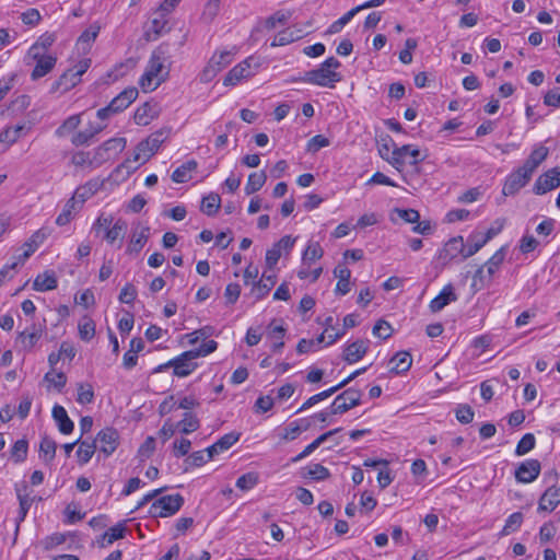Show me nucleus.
<instances>
[{
	"mask_svg": "<svg viewBox=\"0 0 560 560\" xmlns=\"http://www.w3.org/2000/svg\"><path fill=\"white\" fill-rule=\"evenodd\" d=\"M171 55L167 44H161L151 54L147 69L139 84L144 92H152L164 82L170 72Z\"/></svg>",
	"mask_w": 560,
	"mask_h": 560,
	"instance_id": "f257e3e1",
	"label": "nucleus"
},
{
	"mask_svg": "<svg viewBox=\"0 0 560 560\" xmlns=\"http://www.w3.org/2000/svg\"><path fill=\"white\" fill-rule=\"evenodd\" d=\"M218 348V342L214 340H208L202 342L199 348L188 350L177 355L176 358L170 360L167 363L160 365L158 371H161L165 368H173L174 375L178 377H186L191 374L198 366L195 361L199 357H206Z\"/></svg>",
	"mask_w": 560,
	"mask_h": 560,
	"instance_id": "f03ea898",
	"label": "nucleus"
},
{
	"mask_svg": "<svg viewBox=\"0 0 560 560\" xmlns=\"http://www.w3.org/2000/svg\"><path fill=\"white\" fill-rule=\"evenodd\" d=\"M341 66L335 57L327 58L318 68L306 71L300 81L325 88H334L341 80L335 70Z\"/></svg>",
	"mask_w": 560,
	"mask_h": 560,
	"instance_id": "7ed1b4c3",
	"label": "nucleus"
},
{
	"mask_svg": "<svg viewBox=\"0 0 560 560\" xmlns=\"http://www.w3.org/2000/svg\"><path fill=\"white\" fill-rule=\"evenodd\" d=\"M183 504L184 498L179 493L163 495L151 504L149 513L153 517H168L178 512Z\"/></svg>",
	"mask_w": 560,
	"mask_h": 560,
	"instance_id": "20e7f679",
	"label": "nucleus"
},
{
	"mask_svg": "<svg viewBox=\"0 0 560 560\" xmlns=\"http://www.w3.org/2000/svg\"><path fill=\"white\" fill-rule=\"evenodd\" d=\"M232 50L215 51L200 73L202 83L211 82L217 74L233 61Z\"/></svg>",
	"mask_w": 560,
	"mask_h": 560,
	"instance_id": "39448f33",
	"label": "nucleus"
},
{
	"mask_svg": "<svg viewBox=\"0 0 560 560\" xmlns=\"http://www.w3.org/2000/svg\"><path fill=\"white\" fill-rule=\"evenodd\" d=\"M27 55L36 61V65L31 73L32 80H38L45 77L54 69L57 62L56 57L42 54L39 51V45H32Z\"/></svg>",
	"mask_w": 560,
	"mask_h": 560,
	"instance_id": "423d86ee",
	"label": "nucleus"
},
{
	"mask_svg": "<svg viewBox=\"0 0 560 560\" xmlns=\"http://www.w3.org/2000/svg\"><path fill=\"white\" fill-rule=\"evenodd\" d=\"M361 390L350 387L339 394L330 405V413L341 415L361 404Z\"/></svg>",
	"mask_w": 560,
	"mask_h": 560,
	"instance_id": "0eeeda50",
	"label": "nucleus"
},
{
	"mask_svg": "<svg viewBox=\"0 0 560 560\" xmlns=\"http://www.w3.org/2000/svg\"><path fill=\"white\" fill-rule=\"evenodd\" d=\"M533 173L524 165L513 171L506 178L502 188L504 196H513L530 180Z\"/></svg>",
	"mask_w": 560,
	"mask_h": 560,
	"instance_id": "6e6552de",
	"label": "nucleus"
},
{
	"mask_svg": "<svg viewBox=\"0 0 560 560\" xmlns=\"http://www.w3.org/2000/svg\"><path fill=\"white\" fill-rule=\"evenodd\" d=\"M94 441L96 442L100 453L108 457L119 445V433L116 429L107 427L96 434Z\"/></svg>",
	"mask_w": 560,
	"mask_h": 560,
	"instance_id": "1a4fd4ad",
	"label": "nucleus"
},
{
	"mask_svg": "<svg viewBox=\"0 0 560 560\" xmlns=\"http://www.w3.org/2000/svg\"><path fill=\"white\" fill-rule=\"evenodd\" d=\"M540 470L541 465L538 459H526L516 467L514 476L517 482L529 483L537 479Z\"/></svg>",
	"mask_w": 560,
	"mask_h": 560,
	"instance_id": "9d476101",
	"label": "nucleus"
},
{
	"mask_svg": "<svg viewBox=\"0 0 560 560\" xmlns=\"http://www.w3.org/2000/svg\"><path fill=\"white\" fill-rule=\"evenodd\" d=\"M559 186L560 178L557 177V167H553L538 176L533 186V192L540 196L552 189H556Z\"/></svg>",
	"mask_w": 560,
	"mask_h": 560,
	"instance_id": "9b49d317",
	"label": "nucleus"
},
{
	"mask_svg": "<svg viewBox=\"0 0 560 560\" xmlns=\"http://www.w3.org/2000/svg\"><path fill=\"white\" fill-rule=\"evenodd\" d=\"M369 348V339H357L348 342L343 349L342 359L349 364L357 363L366 354Z\"/></svg>",
	"mask_w": 560,
	"mask_h": 560,
	"instance_id": "f8f14e48",
	"label": "nucleus"
},
{
	"mask_svg": "<svg viewBox=\"0 0 560 560\" xmlns=\"http://www.w3.org/2000/svg\"><path fill=\"white\" fill-rule=\"evenodd\" d=\"M168 136L167 130H159L139 143V151H143V161H148L160 149Z\"/></svg>",
	"mask_w": 560,
	"mask_h": 560,
	"instance_id": "ddd939ff",
	"label": "nucleus"
},
{
	"mask_svg": "<svg viewBox=\"0 0 560 560\" xmlns=\"http://www.w3.org/2000/svg\"><path fill=\"white\" fill-rule=\"evenodd\" d=\"M465 254V243L463 236L458 235L450 238L444 247L439 253V258L443 260V262L447 264L458 255H462L464 258Z\"/></svg>",
	"mask_w": 560,
	"mask_h": 560,
	"instance_id": "4468645a",
	"label": "nucleus"
},
{
	"mask_svg": "<svg viewBox=\"0 0 560 560\" xmlns=\"http://www.w3.org/2000/svg\"><path fill=\"white\" fill-rule=\"evenodd\" d=\"M125 148V138H112L95 150V159H98L100 162L109 160L112 156L120 153Z\"/></svg>",
	"mask_w": 560,
	"mask_h": 560,
	"instance_id": "2eb2a0df",
	"label": "nucleus"
},
{
	"mask_svg": "<svg viewBox=\"0 0 560 560\" xmlns=\"http://www.w3.org/2000/svg\"><path fill=\"white\" fill-rule=\"evenodd\" d=\"M253 60L254 58L249 57L233 67L225 75L223 84L226 86L236 85L242 79L253 75L250 71V63Z\"/></svg>",
	"mask_w": 560,
	"mask_h": 560,
	"instance_id": "dca6fc26",
	"label": "nucleus"
},
{
	"mask_svg": "<svg viewBox=\"0 0 560 560\" xmlns=\"http://www.w3.org/2000/svg\"><path fill=\"white\" fill-rule=\"evenodd\" d=\"M240 438L241 434L236 432H230L221 436L215 443L206 448L208 453V459H212L214 456L221 454L224 451H228L236 442H238Z\"/></svg>",
	"mask_w": 560,
	"mask_h": 560,
	"instance_id": "f3484780",
	"label": "nucleus"
},
{
	"mask_svg": "<svg viewBox=\"0 0 560 560\" xmlns=\"http://www.w3.org/2000/svg\"><path fill=\"white\" fill-rule=\"evenodd\" d=\"M138 90L136 88H128L120 92L116 97L112 100L109 106L112 113H120L125 110L132 102L138 97Z\"/></svg>",
	"mask_w": 560,
	"mask_h": 560,
	"instance_id": "a211bd4d",
	"label": "nucleus"
},
{
	"mask_svg": "<svg viewBox=\"0 0 560 560\" xmlns=\"http://www.w3.org/2000/svg\"><path fill=\"white\" fill-rule=\"evenodd\" d=\"M51 416L60 433L65 435L72 433L74 429V423L69 418L67 410L62 406L56 404L52 407Z\"/></svg>",
	"mask_w": 560,
	"mask_h": 560,
	"instance_id": "6ab92c4d",
	"label": "nucleus"
},
{
	"mask_svg": "<svg viewBox=\"0 0 560 560\" xmlns=\"http://www.w3.org/2000/svg\"><path fill=\"white\" fill-rule=\"evenodd\" d=\"M457 301V295L454 292L453 285L446 284L441 292L430 302V310L433 313L442 311L451 302Z\"/></svg>",
	"mask_w": 560,
	"mask_h": 560,
	"instance_id": "aec40b11",
	"label": "nucleus"
},
{
	"mask_svg": "<svg viewBox=\"0 0 560 560\" xmlns=\"http://www.w3.org/2000/svg\"><path fill=\"white\" fill-rule=\"evenodd\" d=\"M560 504V488L550 486L540 497L538 511H553Z\"/></svg>",
	"mask_w": 560,
	"mask_h": 560,
	"instance_id": "412c9836",
	"label": "nucleus"
},
{
	"mask_svg": "<svg viewBox=\"0 0 560 560\" xmlns=\"http://www.w3.org/2000/svg\"><path fill=\"white\" fill-rule=\"evenodd\" d=\"M81 82V79L75 75L73 70L65 71L58 80H56L50 88L51 93L61 92L66 93Z\"/></svg>",
	"mask_w": 560,
	"mask_h": 560,
	"instance_id": "4be33fe9",
	"label": "nucleus"
},
{
	"mask_svg": "<svg viewBox=\"0 0 560 560\" xmlns=\"http://www.w3.org/2000/svg\"><path fill=\"white\" fill-rule=\"evenodd\" d=\"M104 125L90 122L86 128L73 135L71 142L75 147L89 144V142L104 129Z\"/></svg>",
	"mask_w": 560,
	"mask_h": 560,
	"instance_id": "5701e85b",
	"label": "nucleus"
},
{
	"mask_svg": "<svg viewBox=\"0 0 560 560\" xmlns=\"http://www.w3.org/2000/svg\"><path fill=\"white\" fill-rule=\"evenodd\" d=\"M158 116L156 104L144 103L139 106L133 115L135 122L139 126L149 125Z\"/></svg>",
	"mask_w": 560,
	"mask_h": 560,
	"instance_id": "b1692460",
	"label": "nucleus"
},
{
	"mask_svg": "<svg viewBox=\"0 0 560 560\" xmlns=\"http://www.w3.org/2000/svg\"><path fill=\"white\" fill-rule=\"evenodd\" d=\"M78 445H79V447L77 450L78 463L80 465H85L91 460L95 451L97 450L96 442L94 441V439L90 440V439L79 438Z\"/></svg>",
	"mask_w": 560,
	"mask_h": 560,
	"instance_id": "393cba45",
	"label": "nucleus"
},
{
	"mask_svg": "<svg viewBox=\"0 0 560 560\" xmlns=\"http://www.w3.org/2000/svg\"><path fill=\"white\" fill-rule=\"evenodd\" d=\"M15 490L20 503L19 515L16 517V525L19 526L20 523L25 520L34 499L30 498L26 483H23L22 486H16Z\"/></svg>",
	"mask_w": 560,
	"mask_h": 560,
	"instance_id": "a878e982",
	"label": "nucleus"
},
{
	"mask_svg": "<svg viewBox=\"0 0 560 560\" xmlns=\"http://www.w3.org/2000/svg\"><path fill=\"white\" fill-rule=\"evenodd\" d=\"M101 187V183L98 179H91L88 183H85L82 186H79L72 198H75V200L79 203V207H81L89 198H91L94 194L97 192V190Z\"/></svg>",
	"mask_w": 560,
	"mask_h": 560,
	"instance_id": "bb28decb",
	"label": "nucleus"
},
{
	"mask_svg": "<svg viewBox=\"0 0 560 560\" xmlns=\"http://www.w3.org/2000/svg\"><path fill=\"white\" fill-rule=\"evenodd\" d=\"M277 282V276L275 273L267 275L262 273L261 280L256 282L253 288V292L256 295V300L265 298Z\"/></svg>",
	"mask_w": 560,
	"mask_h": 560,
	"instance_id": "cd10ccee",
	"label": "nucleus"
},
{
	"mask_svg": "<svg viewBox=\"0 0 560 560\" xmlns=\"http://www.w3.org/2000/svg\"><path fill=\"white\" fill-rule=\"evenodd\" d=\"M276 322L272 320L268 325L267 336L269 339L273 340L271 345L272 352H279L284 347L283 337L285 335V328L282 325H276Z\"/></svg>",
	"mask_w": 560,
	"mask_h": 560,
	"instance_id": "c85d7f7f",
	"label": "nucleus"
},
{
	"mask_svg": "<svg viewBox=\"0 0 560 560\" xmlns=\"http://www.w3.org/2000/svg\"><path fill=\"white\" fill-rule=\"evenodd\" d=\"M126 231H127L126 221L122 219H118L113 223L110 229H107V231H105L104 238L110 245L115 244L116 241H120V243L118 245V247H120L121 241L125 236Z\"/></svg>",
	"mask_w": 560,
	"mask_h": 560,
	"instance_id": "c756f323",
	"label": "nucleus"
},
{
	"mask_svg": "<svg viewBox=\"0 0 560 560\" xmlns=\"http://www.w3.org/2000/svg\"><path fill=\"white\" fill-rule=\"evenodd\" d=\"M393 364L390 371L395 374H402L409 371L412 364V357L407 351L397 352L390 360Z\"/></svg>",
	"mask_w": 560,
	"mask_h": 560,
	"instance_id": "7c9ffc66",
	"label": "nucleus"
},
{
	"mask_svg": "<svg viewBox=\"0 0 560 560\" xmlns=\"http://www.w3.org/2000/svg\"><path fill=\"white\" fill-rule=\"evenodd\" d=\"M334 275L336 278H338L336 293L340 295L347 294L350 291V269H348L345 266L338 265L334 270Z\"/></svg>",
	"mask_w": 560,
	"mask_h": 560,
	"instance_id": "2f4dec72",
	"label": "nucleus"
},
{
	"mask_svg": "<svg viewBox=\"0 0 560 560\" xmlns=\"http://www.w3.org/2000/svg\"><path fill=\"white\" fill-rule=\"evenodd\" d=\"M149 230L150 229L148 226H142L139 231H133L127 253L138 254L143 248L149 240Z\"/></svg>",
	"mask_w": 560,
	"mask_h": 560,
	"instance_id": "473e14b6",
	"label": "nucleus"
},
{
	"mask_svg": "<svg viewBox=\"0 0 560 560\" xmlns=\"http://www.w3.org/2000/svg\"><path fill=\"white\" fill-rule=\"evenodd\" d=\"M549 154L548 148L544 145H537L532 153L529 154L528 159L524 162V166L534 173L536 168L547 159Z\"/></svg>",
	"mask_w": 560,
	"mask_h": 560,
	"instance_id": "72a5a7b5",
	"label": "nucleus"
},
{
	"mask_svg": "<svg viewBox=\"0 0 560 560\" xmlns=\"http://www.w3.org/2000/svg\"><path fill=\"white\" fill-rule=\"evenodd\" d=\"M487 240L485 238L483 234L480 232L471 233L468 238L467 243L465 244V254L464 259H467L471 256H474L476 253H478L486 244Z\"/></svg>",
	"mask_w": 560,
	"mask_h": 560,
	"instance_id": "f704fd0d",
	"label": "nucleus"
},
{
	"mask_svg": "<svg viewBox=\"0 0 560 560\" xmlns=\"http://www.w3.org/2000/svg\"><path fill=\"white\" fill-rule=\"evenodd\" d=\"M302 37L303 32L301 30L285 28L275 36L270 45L271 47L287 46Z\"/></svg>",
	"mask_w": 560,
	"mask_h": 560,
	"instance_id": "c9c22d12",
	"label": "nucleus"
},
{
	"mask_svg": "<svg viewBox=\"0 0 560 560\" xmlns=\"http://www.w3.org/2000/svg\"><path fill=\"white\" fill-rule=\"evenodd\" d=\"M57 278L52 271H45L39 273L33 283V288L39 292L50 291L57 288Z\"/></svg>",
	"mask_w": 560,
	"mask_h": 560,
	"instance_id": "e433bc0d",
	"label": "nucleus"
},
{
	"mask_svg": "<svg viewBox=\"0 0 560 560\" xmlns=\"http://www.w3.org/2000/svg\"><path fill=\"white\" fill-rule=\"evenodd\" d=\"M302 477L310 478L315 481H323L330 477V471L328 468L317 463L303 468Z\"/></svg>",
	"mask_w": 560,
	"mask_h": 560,
	"instance_id": "4c0bfd02",
	"label": "nucleus"
},
{
	"mask_svg": "<svg viewBox=\"0 0 560 560\" xmlns=\"http://www.w3.org/2000/svg\"><path fill=\"white\" fill-rule=\"evenodd\" d=\"M101 26L96 23L91 24L78 38L77 45L81 46L83 50H89L92 43L95 42Z\"/></svg>",
	"mask_w": 560,
	"mask_h": 560,
	"instance_id": "58836bf2",
	"label": "nucleus"
},
{
	"mask_svg": "<svg viewBox=\"0 0 560 560\" xmlns=\"http://www.w3.org/2000/svg\"><path fill=\"white\" fill-rule=\"evenodd\" d=\"M197 162L195 160H189L178 166L172 174V180L175 183H186L191 177L189 173L197 168Z\"/></svg>",
	"mask_w": 560,
	"mask_h": 560,
	"instance_id": "ea45409f",
	"label": "nucleus"
},
{
	"mask_svg": "<svg viewBox=\"0 0 560 560\" xmlns=\"http://www.w3.org/2000/svg\"><path fill=\"white\" fill-rule=\"evenodd\" d=\"M267 175L265 171L250 173L245 186V194L252 195L258 191L266 183Z\"/></svg>",
	"mask_w": 560,
	"mask_h": 560,
	"instance_id": "a19ab883",
	"label": "nucleus"
},
{
	"mask_svg": "<svg viewBox=\"0 0 560 560\" xmlns=\"http://www.w3.org/2000/svg\"><path fill=\"white\" fill-rule=\"evenodd\" d=\"M398 148L400 149L406 161L416 168L418 167L419 163L425 159V155H423L421 151L412 144H404Z\"/></svg>",
	"mask_w": 560,
	"mask_h": 560,
	"instance_id": "79ce46f5",
	"label": "nucleus"
},
{
	"mask_svg": "<svg viewBox=\"0 0 560 560\" xmlns=\"http://www.w3.org/2000/svg\"><path fill=\"white\" fill-rule=\"evenodd\" d=\"M79 203L78 201L75 200V198H70L62 211L59 213V215L57 217L56 219V224L59 225V226H62V225H66L68 224L72 217H73V213L79 209Z\"/></svg>",
	"mask_w": 560,
	"mask_h": 560,
	"instance_id": "37998d69",
	"label": "nucleus"
},
{
	"mask_svg": "<svg viewBox=\"0 0 560 560\" xmlns=\"http://www.w3.org/2000/svg\"><path fill=\"white\" fill-rule=\"evenodd\" d=\"M324 255V250L318 242H310L305 250L302 254L303 265H311L313 261L320 259Z\"/></svg>",
	"mask_w": 560,
	"mask_h": 560,
	"instance_id": "c03bdc74",
	"label": "nucleus"
},
{
	"mask_svg": "<svg viewBox=\"0 0 560 560\" xmlns=\"http://www.w3.org/2000/svg\"><path fill=\"white\" fill-rule=\"evenodd\" d=\"M221 206V198L215 192H210L208 196L202 198L201 211L207 215L211 217L217 213Z\"/></svg>",
	"mask_w": 560,
	"mask_h": 560,
	"instance_id": "a18cd8bd",
	"label": "nucleus"
},
{
	"mask_svg": "<svg viewBox=\"0 0 560 560\" xmlns=\"http://www.w3.org/2000/svg\"><path fill=\"white\" fill-rule=\"evenodd\" d=\"M199 427V419L190 412H185L184 418L176 425V428H178L179 431L184 434L192 433L197 431Z\"/></svg>",
	"mask_w": 560,
	"mask_h": 560,
	"instance_id": "49530a36",
	"label": "nucleus"
},
{
	"mask_svg": "<svg viewBox=\"0 0 560 560\" xmlns=\"http://www.w3.org/2000/svg\"><path fill=\"white\" fill-rule=\"evenodd\" d=\"M57 444L54 439L45 435L39 443V455L44 457L45 462H51L55 458Z\"/></svg>",
	"mask_w": 560,
	"mask_h": 560,
	"instance_id": "de8ad7c7",
	"label": "nucleus"
},
{
	"mask_svg": "<svg viewBox=\"0 0 560 560\" xmlns=\"http://www.w3.org/2000/svg\"><path fill=\"white\" fill-rule=\"evenodd\" d=\"M504 258L505 247H501L485 262L483 267L487 269V273L493 277V275L499 270L500 266L502 265Z\"/></svg>",
	"mask_w": 560,
	"mask_h": 560,
	"instance_id": "09e8293b",
	"label": "nucleus"
},
{
	"mask_svg": "<svg viewBox=\"0 0 560 560\" xmlns=\"http://www.w3.org/2000/svg\"><path fill=\"white\" fill-rule=\"evenodd\" d=\"M485 269L486 268L483 266L479 267L472 277L471 289L475 292L485 289L491 283L492 276H489V273H487V270L485 271Z\"/></svg>",
	"mask_w": 560,
	"mask_h": 560,
	"instance_id": "8fccbe9b",
	"label": "nucleus"
},
{
	"mask_svg": "<svg viewBox=\"0 0 560 560\" xmlns=\"http://www.w3.org/2000/svg\"><path fill=\"white\" fill-rule=\"evenodd\" d=\"M79 336L84 341H90L95 335V324L92 318L84 316L78 325Z\"/></svg>",
	"mask_w": 560,
	"mask_h": 560,
	"instance_id": "3c124183",
	"label": "nucleus"
},
{
	"mask_svg": "<svg viewBox=\"0 0 560 560\" xmlns=\"http://www.w3.org/2000/svg\"><path fill=\"white\" fill-rule=\"evenodd\" d=\"M337 393V388L336 387H330L328 389H325L318 394H315L313 395L312 397H310L300 408L299 410L296 411V413L299 412H302L311 407H313L314 405L318 404L319 401L322 400H325L327 399L328 397L332 396L334 394Z\"/></svg>",
	"mask_w": 560,
	"mask_h": 560,
	"instance_id": "603ef678",
	"label": "nucleus"
},
{
	"mask_svg": "<svg viewBox=\"0 0 560 560\" xmlns=\"http://www.w3.org/2000/svg\"><path fill=\"white\" fill-rule=\"evenodd\" d=\"M81 119L80 115L69 116L55 131V135L58 138H62L67 136L69 132H72L80 125Z\"/></svg>",
	"mask_w": 560,
	"mask_h": 560,
	"instance_id": "864d4df0",
	"label": "nucleus"
},
{
	"mask_svg": "<svg viewBox=\"0 0 560 560\" xmlns=\"http://www.w3.org/2000/svg\"><path fill=\"white\" fill-rule=\"evenodd\" d=\"M523 523V514L521 512L512 513L505 521V524L502 528L501 535L506 536L511 533L516 532Z\"/></svg>",
	"mask_w": 560,
	"mask_h": 560,
	"instance_id": "5fc2aeb1",
	"label": "nucleus"
},
{
	"mask_svg": "<svg viewBox=\"0 0 560 560\" xmlns=\"http://www.w3.org/2000/svg\"><path fill=\"white\" fill-rule=\"evenodd\" d=\"M536 445V439L533 433H526L523 435V438L518 441L516 448H515V455L516 456H523L530 452Z\"/></svg>",
	"mask_w": 560,
	"mask_h": 560,
	"instance_id": "6e6d98bb",
	"label": "nucleus"
},
{
	"mask_svg": "<svg viewBox=\"0 0 560 560\" xmlns=\"http://www.w3.org/2000/svg\"><path fill=\"white\" fill-rule=\"evenodd\" d=\"M44 381L54 386L58 393H61L67 384V376L63 372L55 373L54 371H49L45 374Z\"/></svg>",
	"mask_w": 560,
	"mask_h": 560,
	"instance_id": "4d7b16f0",
	"label": "nucleus"
},
{
	"mask_svg": "<svg viewBox=\"0 0 560 560\" xmlns=\"http://www.w3.org/2000/svg\"><path fill=\"white\" fill-rule=\"evenodd\" d=\"M259 481L257 472L250 471L242 475L236 480V487L242 491H248L253 489Z\"/></svg>",
	"mask_w": 560,
	"mask_h": 560,
	"instance_id": "13d9d810",
	"label": "nucleus"
},
{
	"mask_svg": "<svg viewBox=\"0 0 560 560\" xmlns=\"http://www.w3.org/2000/svg\"><path fill=\"white\" fill-rule=\"evenodd\" d=\"M28 444L26 440H18L11 448V458L15 463H22L26 459Z\"/></svg>",
	"mask_w": 560,
	"mask_h": 560,
	"instance_id": "bf43d9fd",
	"label": "nucleus"
},
{
	"mask_svg": "<svg viewBox=\"0 0 560 560\" xmlns=\"http://www.w3.org/2000/svg\"><path fill=\"white\" fill-rule=\"evenodd\" d=\"M455 417L458 422L462 424H468L472 422L475 417V411L472 408L467 404H460L455 409Z\"/></svg>",
	"mask_w": 560,
	"mask_h": 560,
	"instance_id": "052dcab7",
	"label": "nucleus"
},
{
	"mask_svg": "<svg viewBox=\"0 0 560 560\" xmlns=\"http://www.w3.org/2000/svg\"><path fill=\"white\" fill-rule=\"evenodd\" d=\"M358 13V9L352 8L350 11H348L346 14H343L341 18H339L337 21H335L329 27L328 33L329 34H336L339 33Z\"/></svg>",
	"mask_w": 560,
	"mask_h": 560,
	"instance_id": "680f3d73",
	"label": "nucleus"
},
{
	"mask_svg": "<svg viewBox=\"0 0 560 560\" xmlns=\"http://www.w3.org/2000/svg\"><path fill=\"white\" fill-rule=\"evenodd\" d=\"M94 390H93V387L92 385L90 384H83V383H80L78 385V396H77V401L80 404V405H88V404H91L93 402L94 400Z\"/></svg>",
	"mask_w": 560,
	"mask_h": 560,
	"instance_id": "e2e57ef3",
	"label": "nucleus"
},
{
	"mask_svg": "<svg viewBox=\"0 0 560 560\" xmlns=\"http://www.w3.org/2000/svg\"><path fill=\"white\" fill-rule=\"evenodd\" d=\"M125 532L126 527L124 523H118L104 533L103 540L106 541V545H110L114 541L124 538Z\"/></svg>",
	"mask_w": 560,
	"mask_h": 560,
	"instance_id": "0e129e2a",
	"label": "nucleus"
},
{
	"mask_svg": "<svg viewBox=\"0 0 560 560\" xmlns=\"http://www.w3.org/2000/svg\"><path fill=\"white\" fill-rule=\"evenodd\" d=\"M291 18L290 12L277 11L265 20V27L267 30H273L278 24L284 25Z\"/></svg>",
	"mask_w": 560,
	"mask_h": 560,
	"instance_id": "69168bd1",
	"label": "nucleus"
},
{
	"mask_svg": "<svg viewBox=\"0 0 560 560\" xmlns=\"http://www.w3.org/2000/svg\"><path fill=\"white\" fill-rule=\"evenodd\" d=\"M23 126L9 127L0 133V142H5L8 145L13 144L20 138Z\"/></svg>",
	"mask_w": 560,
	"mask_h": 560,
	"instance_id": "338daca9",
	"label": "nucleus"
},
{
	"mask_svg": "<svg viewBox=\"0 0 560 560\" xmlns=\"http://www.w3.org/2000/svg\"><path fill=\"white\" fill-rule=\"evenodd\" d=\"M42 336V329L36 328V326H33L32 331H23L21 332L22 342L25 348L32 349L35 343L39 340Z\"/></svg>",
	"mask_w": 560,
	"mask_h": 560,
	"instance_id": "774afa93",
	"label": "nucleus"
}]
</instances>
